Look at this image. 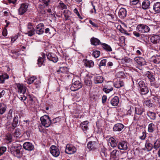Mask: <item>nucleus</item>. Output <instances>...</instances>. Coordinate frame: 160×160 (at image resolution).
Returning a JSON list of instances; mask_svg holds the SVG:
<instances>
[{"mask_svg":"<svg viewBox=\"0 0 160 160\" xmlns=\"http://www.w3.org/2000/svg\"><path fill=\"white\" fill-rule=\"evenodd\" d=\"M113 88L109 85H107L105 86L103 88V91L106 93H109L110 92L113 90Z\"/></svg>","mask_w":160,"mask_h":160,"instance_id":"nucleus-37","label":"nucleus"},{"mask_svg":"<svg viewBox=\"0 0 160 160\" xmlns=\"http://www.w3.org/2000/svg\"><path fill=\"white\" fill-rule=\"evenodd\" d=\"M119 153L118 150L114 149L113 150L111 153L110 157L111 158L113 159H115L117 158Z\"/></svg>","mask_w":160,"mask_h":160,"instance_id":"nucleus-30","label":"nucleus"},{"mask_svg":"<svg viewBox=\"0 0 160 160\" xmlns=\"http://www.w3.org/2000/svg\"><path fill=\"white\" fill-rule=\"evenodd\" d=\"M41 56L42 57H40L38 59V64L39 67L41 66L45 58V55L44 53H42Z\"/></svg>","mask_w":160,"mask_h":160,"instance_id":"nucleus-26","label":"nucleus"},{"mask_svg":"<svg viewBox=\"0 0 160 160\" xmlns=\"http://www.w3.org/2000/svg\"><path fill=\"white\" fill-rule=\"evenodd\" d=\"M114 86L117 88H119L124 86V83L121 81H118L114 83Z\"/></svg>","mask_w":160,"mask_h":160,"instance_id":"nucleus-36","label":"nucleus"},{"mask_svg":"<svg viewBox=\"0 0 160 160\" xmlns=\"http://www.w3.org/2000/svg\"><path fill=\"white\" fill-rule=\"evenodd\" d=\"M60 7L62 9H67V6L63 3H60Z\"/></svg>","mask_w":160,"mask_h":160,"instance_id":"nucleus-62","label":"nucleus"},{"mask_svg":"<svg viewBox=\"0 0 160 160\" xmlns=\"http://www.w3.org/2000/svg\"><path fill=\"white\" fill-rule=\"evenodd\" d=\"M60 121V119L58 118H56L51 120V124H52L55 123Z\"/></svg>","mask_w":160,"mask_h":160,"instance_id":"nucleus-53","label":"nucleus"},{"mask_svg":"<svg viewBox=\"0 0 160 160\" xmlns=\"http://www.w3.org/2000/svg\"><path fill=\"white\" fill-rule=\"evenodd\" d=\"M90 42L91 44L94 46L101 45L102 44L99 40L94 37H92L90 39Z\"/></svg>","mask_w":160,"mask_h":160,"instance_id":"nucleus-20","label":"nucleus"},{"mask_svg":"<svg viewBox=\"0 0 160 160\" xmlns=\"http://www.w3.org/2000/svg\"><path fill=\"white\" fill-rule=\"evenodd\" d=\"M51 153L54 157H57L60 154V152L59 149L55 146L52 145L50 148Z\"/></svg>","mask_w":160,"mask_h":160,"instance_id":"nucleus-9","label":"nucleus"},{"mask_svg":"<svg viewBox=\"0 0 160 160\" xmlns=\"http://www.w3.org/2000/svg\"><path fill=\"white\" fill-rule=\"evenodd\" d=\"M9 76L6 73H5L0 75V83H3L5 80L8 79L9 78Z\"/></svg>","mask_w":160,"mask_h":160,"instance_id":"nucleus-31","label":"nucleus"},{"mask_svg":"<svg viewBox=\"0 0 160 160\" xmlns=\"http://www.w3.org/2000/svg\"><path fill=\"white\" fill-rule=\"evenodd\" d=\"M101 45L102 46L104 49L106 51L109 52L112 51V49L111 47L108 44L105 43H102Z\"/></svg>","mask_w":160,"mask_h":160,"instance_id":"nucleus-33","label":"nucleus"},{"mask_svg":"<svg viewBox=\"0 0 160 160\" xmlns=\"http://www.w3.org/2000/svg\"><path fill=\"white\" fill-rule=\"evenodd\" d=\"M124 61L126 62L129 63L132 62V60L130 58L127 57L124 58Z\"/></svg>","mask_w":160,"mask_h":160,"instance_id":"nucleus-61","label":"nucleus"},{"mask_svg":"<svg viewBox=\"0 0 160 160\" xmlns=\"http://www.w3.org/2000/svg\"><path fill=\"white\" fill-rule=\"evenodd\" d=\"M155 125L153 123H151L149 124L148 128L149 132H152L155 130Z\"/></svg>","mask_w":160,"mask_h":160,"instance_id":"nucleus-39","label":"nucleus"},{"mask_svg":"<svg viewBox=\"0 0 160 160\" xmlns=\"http://www.w3.org/2000/svg\"><path fill=\"white\" fill-rule=\"evenodd\" d=\"M106 59H103L101 61L100 63V66H105L106 63Z\"/></svg>","mask_w":160,"mask_h":160,"instance_id":"nucleus-60","label":"nucleus"},{"mask_svg":"<svg viewBox=\"0 0 160 160\" xmlns=\"http://www.w3.org/2000/svg\"><path fill=\"white\" fill-rule=\"evenodd\" d=\"M154 81H153L151 82L150 85L156 88H158L160 86V83L157 82H155Z\"/></svg>","mask_w":160,"mask_h":160,"instance_id":"nucleus-43","label":"nucleus"},{"mask_svg":"<svg viewBox=\"0 0 160 160\" xmlns=\"http://www.w3.org/2000/svg\"><path fill=\"white\" fill-rule=\"evenodd\" d=\"M26 34L29 36L31 37L35 34V29L31 23H29L27 27V32Z\"/></svg>","mask_w":160,"mask_h":160,"instance_id":"nucleus-6","label":"nucleus"},{"mask_svg":"<svg viewBox=\"0 0 160 160\" xmlns=\"http://www.w3.org/2000/svg\"><path fill=\"white\" fill-rule=\"evenodd\" d=\"M144 112V109L140 106L135 107V115L134 120L135 121H138L139 118H137V115H141L142 113Z\"/></svg>","mask_w":160,"mask_h":160,"instance_id":"nucleus-7","label":"nucleus"},{"mask_svg":"<svg viewBox=\"0 0 160 160\" xmlns=\"http://www.w3.org/2000/svg\"><path fill=\"white\" fill-rule=\"evenodd\" d=\"M6 139L9 142H11L12 141V136L10 134L6 136Z\"/></svg>","mask_w":160,"mask_h":160,"instance_id":"nucleus-56","label":"nucleus"},{"mask_svg":"<svg viewBox=\"0 0 160 160\" xmlns=\"http://www.w3.org/2000/svg\"><path fill=\"white\" fill-rule=\"evenodd\" d=\"M18 88V92L19 93H22L24 94L26 92L27 88L22 84L18 83L17 84Z\"/></svg>","mask_w":160,"mask_h":160,"instance_id":"nucleus-13","label":"nucleus"},{"mask_svg":"<svg viewBox=\"0 0 160 160\" xmlns=\"http://www.w3.org/2000/svg\"><path fill=\"white\" fill-rule=\"evenodd\" d=\"M18 97L21 101H25L27 98V97L24 95H23L22 96H20L19 97Z\"/></svg>","mask_w":160,"mask_h":160,"instance_id":"nucleus-58","label":"nucleus"},{"mask_svg":"<svg viewBox=\"0 0 160 160\" xmlns=\"http://www.w3.org/2000/svg\"><path fill=\"white\" fill-rule=\"evenodd\" d=\"M100 54V52L99 51H95L92 53V55L95 58H97L99 57Z\"/></svg>","mask_w":160,"mask_h":160,"instance_id":"nucleus-52","label":"nucleus"},{"mask_svg":"<svg viewBox=\"0 0 160 160\" xmlns=\"http://www.w3.org/2000/svg\"><path fill=\"white\" fill-rule=\"evenodd\" d=\"M89 123V122L88 121H86L82 122L80 124V127L85 133H86L87 130L88 129Z\"/></svg>","mask_w":160,"mask_h":160,"instance_id":"nucleus-19","label":"nucleus"},{"mask_svg":"<svg viewBox=\"0 0 160 160\" xmlns=\"http://www.w3.org/2000/svg\"><path fill=\"white\" fill-rule=\"evenodd\" d=\"M147 115L151 119L154 120L156 118V114L153 112L148 111L147 112Z\"/></svg>","mask_w":160,"mask_h":160,"instance_id":"nucleus-38","label":"nucleus"},{"mask_svg":"<svg viewBox=\"0 0 160 160\" xmlns=\"http://www.w3.org/2000/svg\"><path fill=\"white\" fill-rule=\"evenodd\" d=\"M84 82L87 86H90L92 84V81L89 78H85Z\"/></svg>","mask_w":160,"mask_h":160,"instance_id":"nucleus-50","label":"nucleus"},{"mask_svg":"<svg viewBox=\"0 0 160 160\" xmlns=\"http://www.w3.org/2000/svg\"><path fill=\"white\" fill-rule=\"evenodd\" d=\"M11 52L13 54V55L12 56V57H13L14 58H17L20 55V53H18V52L15 51H12Z\"/></svg>","mask_w":160,"mask_h":160,"instance_id":"nucleus-51","label":"nucleus"},{"mask_svg":"<svg viewBox=\"0 0 160 160\" xmlns=\"http://www.w3.org/2000/svg\"><path fill=\"white\" fill-rule=\"evenodd\" d=\"M153 9L155 13H160V2H157L154 3L153 5Z\"/></svg>","mask_w":160,"mask_h":160,"instance_id":"nucleus-21","label":"nucleus"},{"mask_svg":"<svg viewBox=\"0 0 160 160\" xmlns=\"http://www.w3.org/2000/svg\"><path fill=\"white\" fill-rule=\"evenodd\" d=\"M138 79L136 81L137 82L138 81V85L139 86L140 92L142 95H146L149 92L148 87L146 86L143 81Z\"/></svg>","mask_w":160,"mask_h":160,"instance_id":"nucleus-2","label":"nucleus"},{"mask_svg":"<svg viewBox=\"0 0 160 160\" xmlns=\"http://www.w3.org/2000/svg\"><path fill=\"white\" fill-rule=\"evenodd\" d=\"M118 148L121 150H127L128 148L127 143L125 141L120 142L118 145Z\"/></svg>","mask_w":160,"mask_h":160,"instance_id":"nucleus-25","label":"nucleus"},{"mask_svg":"<svg viewBox=\"0 0 160 160\" xmlns=\"http://www.w3.org/2000/svg\"><path fill=\"white\" fill-rule=\"evenodd\" d=\"M76 151L77 149L75 147L67 144L66 146L65 152L68 154H71L75 152Z\"/></svg>","mask_w":160,"mask_h":160,"instance_id":"nucleus-11","label":"nucleus"},{"mask_svg":"<svg viewBox=\"0 0 160 160\" xmlns=\"http://www.w3.org/2000/svg\"><path fill=\"white\" fill-rule=\"evenodd\" d=\"M139 0H130V3L132 5H136L139 2Z\"/></svg>","mask_w":160,"mask_h":160,"instance_id":"nucleus-55","label":"nucleus"},{"mask_svg":"<svg viewBox=\"0 0 160 160\" xmlns=\"http://www.w3.org/2000/svg\"><path fill=\"white\" fill-rule=\"evenodd\" d=\"M94 62L92 61H87L85 63V66L89 68L92 67L94 66Z\"/></svg>","mask_w":160,"mask_h":160,"instance_id":"nucleus-47","label":"nucleus"},{"mask_svg":"<svg viewBox=\"0 0 160 160\" xmlns=\"http://www.w3.org/2000/svg\"><path fill=\"white\" fill-rule=\"evenodd\" d=\"M135 61L139 65L141 66H143L146 64V62L145 59L141 57H138L135 58Z\"/></svg>","mask_w":160,"mask_h":160,"instance_id":"nucleus-15","label":"nucleus"},{"mask_svg":"<svg viewBox=\"0 0 160 160\" xmlns=\"http://www.w3.org/2000/svg\"><path fill=\"white\" fill-rule=\"evenodd\" d=\"M6 106L3 104L0 103V114H2L6 110Z\"/></svg>","mask_w":160,"mask_h":160,"instance_id":"nucleus-40","label":"nucleus"},{"mask_svg":"<svg viewBox=\"0 0 160 160\" xmlns=\"http://www.w3.org/2000/svg\"><path fill=\"white\" fill-rule=\"evenodd\" d=\"M7 148L5 147H0V156L2 155L6 151Z\"/></svg>","mask_w":160,"mask_h":160,"instance_id":"nucleus-49","label":"nucleus"},{"mask_svg":"<svg viewBox=\"0 0 160 160\" xmlns=\"http://www.w3.org/2000/svg\"><path fill=\"white\" fill-rule=\"evenodd\" d=\"M36 78L35 77H32L28 79L27 83L28 84H30L33 82Z\"/></svg>","mask_w":160,"mask_h":160,"instance_id":"nucleus-48","label":"nucleus"},{"mask_svg":"<svg viewBox=\"0 0 160 160\" xmlns=\"http://www.w3.org/2000/svg\"><path fill=\"white\" fill-rule=\"evenodd\" d=\"M109 142L111 146L113 148L117 146V143L116 140L113 138H111L109 139Z\"/></svg>","mask_w":160,"mask_h":160,"instance_id":"nucleus-35","label":"nucleus"},{"mask_svg":"<svg viewBox=\"0 0 160 160\" xmlns=\"http://www.w3.org/2000/svg\"><path fill=\"white\" fill-rule=\"evenodd\" d=\"M28 4L27 3H22L18 9V12L19 15H23L28 10Z\"/></svg>","mask_w":160,"mask_h":160,"instance_id":"nucleus-10","label":"nucleus"},{"mask_svg":"<svg viewBox=\"0 0 160 160\" xmlns=\"http://www.w3.org/2000/svg\"><path fill=\"white\" fill-rule=\"evenodd\" d=\"M47 56L48 59L54 62H56L58 60L57 56L53 54L48 53L47 54Z\"/></svg>","mask_w":160,"mask_h":160,"instance_id":"nucleus-17","label":"nucleus"},{"mask_svg":"<svg viewBox=\"0 0 160 160\" xmlns=\"http://www.w3.org/2000/svg\"><path fill=\"white\" fill-rule=\"evenodd\" d=\"M64 16L66 20H68L69 15L71 14V12L68 10H65L63 12Z\"/></svg>","mask_w":160,"mask_h":160,"instance_id":"nucleus-42","label":"nucleus"},{"mask_svg":"<svg viewBox=\"0 0 160 160\" xmlns=\"http://www.w3.org/2000/svg\"><path fill=\"white\" fill-rule=\"evenodd\" d=\"M57 72H60L64 74H68L69 72L68 69L66 67H60L59 69L57 71Z\"/></svg>","mask_w":160,"mask_h":160,"instance_id":"nucleus-32","label":"nucleus"},{"mask_svg":"<svg viewBox=\"0 0 160 160\" xmlns=\"http://www.w3.org/2000/svg\"><path fill=\"white\" fill-rule=\"evenodd\" d=\"M142 135L140 136V138L142 140H144L146 137V133L144 132H142Z\"/></svg>","mask_w":160,"mask_h":160,"instance_id":"nucleus-59","label":"nucleus"},{"mask_svg":"<svg viewBox=\"0 0 160 160\" xmlns=\"http://www.w3.org/2000/svg\"><path fill=\"white\" fill-rule=\"evenodd\" d=\"M22 146L20 144L16 145L15 142L12 144L10 148V151L12 154L14 156L18 158L21 157L22 155V153L20 151Z\"/></svg>","mask_w":160,"mask_h":160,"instance_id":"nucleus-1","label":"nucleus"},{"mask_svg":"<svg viewBox=\"0 0 160 160\" xmlns=\"http://www.w3.org/2000/svg\"><path fill=\"white\" fill-rule=\"evenodd\" d=\"M96 4V2H95L94 3H93L92 2H91V4L93 7V8L94 10V12L95 13H96V10L95 8V5Z\"/></svg>","mask_w":160,"mask_h":160,"instance_id":"nucleus-63","label":"nucleus"},{"mask_svg":"<svg viewBox=\"0 0 160 160\" xmlns=\"http://www.w3.org/2000/svg\"><path fill=\"white\" fill-rule=\"evenodd\" d=\"M150 6V2L148 0H145L142 3V7L144 9L149 8Z\"/></svg>","mask_w":160,"mask_h":160,"instance_id":"nucleus-28","label":"nucleus"},{"mask_svg":"<svg viewBox=\"0 0 160 160\" xmlns=\"http://www.w3.org/2000/svg\"><path fill=\"white\" fill-rule=\"evenodd\" d=\"M23 147L24 149L29 151L33 150L34 148L33 145L29 142H24L23 144Z\"/></svg>","mask_w":160,"mask_h":160,"instance_id":"nucleus-14","label":"nucleus"},{"mask_svg":"<svg viewBox=\"0 0 160 160\" xmlns=\"http://www.w3.org/2000/svg\"><path fill=\"white\" fill-rule=\"evenodd\" d=\"M145 75V76L149 80L150 82L152 81H155V75L152 72L148 71L146 72Z\"/></svg>","mask_w":160,"mask_h":160,"instance_id":"nucleus-23","label":"nucleus"},{"mask_svg":"<svg viewBox=\"0 0 160 160\" xmlns=\"http://www.w3.org/2000/svg\"><path fill=\"white\" fill-rule=\"evenodd\" d=\"M124 127V126L122 124L118 123L114 125L113 129L115 132H120L122 131Z\"/></svg>","mask_w":160,"mask_h":160,"instance_id":"nucleus-18","label":"nucleus"},{"mask_svg":"<svg viewBox=\"0 0 160 160\" xmlns=\"http://www.w3.org/2000/svg\"><path fill=\"white\" fill-rule=\"evenodd\" d=\"M40 121L42 124L45 127H48L51 124V119L48 115H45L41 117Z\"/></svg>","mask_w":160,"mask_h":160,"instance_id":"nucleus-3","label":"nucleus"},{"mask_svg":"<svg viewBox=\"0 0 160 160\" xmlns=\"http://www.w3.org/2000/svg\"><path fill=\"white\" fill-rule=\"evenodd\" d=\"M151 42L154 44H158L160 43V36L154 35L152 36L150 39Z\"/></svg>","mask_w":160,"mask_h":160,"instance_id":"nucleus-16","label":"nucleus"},{"mask_svg":"<svg viewBox=\"0 0 160 160\" xmlns=\"http://www.w3.org/2000/svg\"><path fill=\"white\" fill-rule=\"evenodd\" d=\"M89 22V23L94 27H98V24H96L94 22H93L92 21L90 20Z\"/></svg>","mask_w":160,"mask_h":160,"instance_id":"nucleus-64","label":"nucleus"},{"mask_svg":"<svg viewBox=\"0 0 160 160\" xmlns=\"http://www.w3.org/2000/svg\"><path fill=\"white\" fill-rule=\"evenodd\" d=\"M152 62L154 63H160V56L157 55L155 57V58L152 60Z\"/></svg>","mask_w":160,"mask_h":160,"instance_id":"nucleus-45","label":"nucleus"},{"mask_svg":"<svg viewBox=\"0 0 160 160\" xmlns=\"http://www.w3.org/2000/svg\"><path fill=\"white\" fill-rule=\"evenodd\" d=\"M143 103L149 107H152L154 106L153 104L151 102L150 100H144Z\"/></svg>","mask_w":160,"mask_h":160,"instance_id":"nucleus-41","label":"nucleus"},{"mask_svg":"<svg viewBox=\"0 0 160 160\" xmlns=\"http://www.w3.org/2000/svg\"><path fill=\"white\" fill-rule=\"evenodd\" d=\"M103 81V79L101 76H96L94 78V81L95 83H102Z\"/></svg>","mask_w":160,"mask_h":160,"instance_id":"nucleus-29","label":"nucleus"},{"mask_svg":"<svg viewBox=\"0 0 160 160\" xmlns=\"http://www.w3.org/2000/svg\"><path fill=\"white\" fill-rule=\"evenodd\" d=\"M111 104L113 106H116L119 102V98L118 96H115L110 101Z\"/></svg>","mask_w":160,"mask_h":160,"instance_id":"nucleus-22","label":"nucleus"},{"mask_svg":"<svg viewBox=\"0 0 160 160\" xmlns=\"http://www.w3.org/2000/svg\"><path fill=\"white\" fill-rule=\"evenodd\" d=\"M134 110V108L133 107H130V109L127 111V115H131L132 111Z\"/></svg>","mask_w":160,"mask_h":160,"instance_id":"nucleus-54","label":"nucleus"},{"mask_svg":"<svg viewBox=\"0 0 160 160\" xmlns=\"http://www.w3.org/2000/svg\"><path fill=\"white\" fill-rule=\"evenodd\" d=\"M153 147L156 150L160 148V140H157L154 143Z\"/></svg>","mask_w":160,"mask_h":160,"instance_id":"nucleus-44","label":"nucleus"},{"mask_svg":"<svg viewBox=\"0 0 160 160\" xmlns=\"http://www.w3.org/2000/svg\"><path fill=\"white\" fill-rule=\"evenodd\" d=\"M18 122V115H15L13 118V122L11 125L9 127L8 126L7 128L9 130H11L12 129L13 130L17 126V125Z\"/></svg>","mask_w":160,"mask_h":160,"instance_id":"nucleus-8","label":"nucleus"},{"mask_svg":"<svg viewBox=\"0 0 160 160\" xmlns=\"http://www.w3.org/2000/svg\"><path fill=\"white\" fill-rule=\"evenodd\" d=\"M21 130L19 128L16 129L13 133L14 137L16 138H20L21 136Z\"/></svg>","mask_w":160,"mask_h":160,"instance_id":"nucleus-34","label":"nucleus"},{"mask_svg":"<svg viewBox=\"0 0 160 160\" xmlns=\"http://www.w3.org/2000/svg\"><path fill=\"white\" fill-rule=\"evenodd\" d=\"M44 30V28L43 24L40 23L36 26L35 29V32H36L37 34L41 35L43 33Z\"/></svg>","mask_w":160,"mask_h":160,"instance_id":"nucleus-12","label":"nucleus"},{"mask_svg":"<svg viewBox=\"0 0 160 160\" xmlns=\"http://www.w3.org/2000/svg\"><path fill=\"white\" fill-rule=\"evenodd\" d=\"M87 147L90 150L94 149L96 147V143L95 141H90L88 142Z\"/></svg>","mask_w":160,"mask_h":160,"instance_id":"nucleus-24","label":"nucleus"},{"mask_svg":"<svg viewBox=\"0 0 160 160\" xmlns=\"http://www.w3.org/2000/svg\"><path fill=\"white\" fill-rule=\"evenodd\" d=\"M145 146L148 151H151L153 147L152 145V144L147 142L145 144Z\"/></svg>","mask_w":160,"mask_h":160,"instance_id":"nucleus-46","label":"nucleus"},{"mask_svg":"<svg viewBox=\"0 0 160 160\" xmlns=\"http://www.w3.org/2000/svg\"><path fill=\"white\" fill-rule=\"evenodd\" d=\"M127 12L126 10L123 8H120L118 12V15L120 18H124L126 16Z\"/></svg>","mask_w":160,"mask_h":160,"instance_id":"nucleus-27","label":"nucleus"},{"mask_svg":"<svg viewBox=\"0 0 160 160\" xmlns=\"http://www.w3.org/2000/svg\"><path fill=\"white\" fill-rule=\"evenodd\" d=\"M74 12L77 15L79 18L82 19L77 8H75L74 10Z\"/></svg>","mask_w":160,"mask_h":160,"instance_id":"nucleus-57","label":"nucleus"},{"mask_svg":"<svg viewBox=\"0 0 160 160\" xmlns=\"http://www.w3.org/2000/svg\"><path fill=\"white\" fill-rule=\"evenodd\" d=\"M72 83L70 88L72 91H74L78 90L81 88L82 87V84L78 80H75V78H73L72 80Z\"/></svg>","mask_w":160,"mask_h":160,"instance_id":"nucleus-4","label":"nucleus"},{"mask_svg":"<svg viewBox=\"0 0 160 160\" xmlns=\"http://www.w3.org/2000/svg\"><path fill=\"white\" fill-rule=\"evenodd\" d=\"M136 29L138 32L142 33L148 32L150 30V28L148 26L142 24H138Z\"/></svg>","mask_w":160,"mask_h":160,"instance_id":"nucleus-5","label":"nucleus"}]
</instances>
